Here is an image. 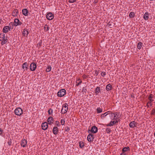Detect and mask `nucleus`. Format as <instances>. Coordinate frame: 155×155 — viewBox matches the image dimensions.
Listing matches in <instances>:
<instances>
[{
    "instance_id": "f257e3e1",
    "label": "nucleus",
    "mask_w": 155,
    "mask_h": 155,
    "mask_svg": "<svg viewBox=\"0 0 155 155\" xmlns=\"http://www.w3.org/2000/svg\"><path fill=\"white\" fill-rule=\"evenodd\" d=\"M15 113L16 115L20 116L23 113V110L21 108H17L15 110Z\"/></svg>"
},
{
    "instance_id": "f03ea898",
    "label": "nucleus",
    "mask_w": 155,
    "mask_h": 155,
    "mask_svg": "<svg viewBox=\"0 0 155 155\" xmlns=\"http://www.w3.org/2000/svg\"><path fill=\"white\" fill-rule=\"evenodd\" d=\"M68 110V104L67 103H65L63 104L62 107V108L61 110V113L63 114H65L67 112Z\"/></svg>"
},
{
    "instance_id": "7ed1b4c3",
    "label": "nucleus",
    "mask_w": 155,
    "mask_h": 155,
    "mask_svg": "<svg viewBox=\"0 0 155 155\" xmlns=\"http://www.w3.org/2000/svg\"><path fill=\"white\" fill-rule=\"evenodd\" d=\"M66 92V90L64 89H61L58 92L57 95L58 97H62L65 94Z\"/></svg>"
},
{
    "instance_id": "20e7f679",
    "label": "nucleus",
    "mask_w": 155,
    "mask_h": 155,
    "mask_svg": "<svg viewBox=\"0 0 155 155\" xmlns=\"http://www.w3.org/2000/svg\"><path fill=\"white\" fill-rule=\"evenodd\" d=\"M153 94H151L150 95L148 99L150 100V101H149L147 104V107H149V106L148 105V104H150V106H151L152 105V104L151 103V102L153 101Z\"/></svg>"
},
{
    "instance_id": "39448f33",
    "label": "nucleus",
    "mask_w": 155,
    "mask_h": 155,
    "mask_svg": "<svg viewBox=\"0 0 155 155\" xmlns=\"http://www.w3.org/2000/svg\"><path fill=\"white\" fill-rule=\"evenodd\" d=\"M97 131V128L95 126H93L91 127V130H88V132L90 133V132H91L92 133H96Z\"/></svg>"
},
{
    "instance_id": "423d86ee",
    "label": "nucleus",
    "mask_w": 155,
    "mask_h": 155,
    "mask_svg": "<svg viewBox=\"0 0 155 155\" xmlns=\"http://www.w3.org/2000/svg\"><path fill=\"white\" fill-rule=\"evenodd\" d=\"M117 112H114L111 113V118L112 120H117V118L118 116L117 115Z\"/></svg>"
},
{
    "instance_id": "0eeeda50",
    "label": "nucleus",
    "mask_w": 155,
    "mask_h": 155,
    "mask_svg": "<svg viewBox=\"0 0 155 155\" xmlns=\"http://www.w3.org/2000/svg\"><path fill=\"white\" fill-rule=\"evenodd\" d=\"M46 18L48 20H52L54 18V15L51 12H48L47 14Z\"/></svg>"
},
{
    "instance_id": "6e6552de",
    "label": "nucleus",
    "mask_w": 155,
    "mask_h": 155,
    "mask_svg": "<svg viewBox=\"0 0 155 155\" xmlns=\"http://www.w3.org/2000/svg\"><path fill=\"white\" fill-rule=\"evenodd\" d=\"M36 66V64L34 62H33L30 64V69L31 71H34L35 70Z\"/></svg>"
},
{
    "instance_id": "1a4fd4ad",
    "label": "nucleus",
    "mask_w": 155,
    "mask_h": 155,
    "mask_svg": "<svg viewBox=\"0 0 155 155\" xmlns=\"http://www.w3.org/2000/svg\"><path fill=\"white\" fill-rule=\"evenodd\" d=\"M22 23L20 22L19 20L18 19H15V20L14 23H13V25L15 26H17L18 25H21Z\"/></svg>"
},
{
    "instance_id": "9d476101",
    "label": "nucleus",
    "mask_w": 155,
    "mask_h": 155,
    "mask_svg": "<svg viewBox=\"0 0 155 155\" xmlns=\"http://www.w3.org/2000/svg\"><path fill=\"white\" fill-rule=\"evenodd\" d=\"M94 138V135L92 134H89L87 137V139L89 142L92 141Z\"/></svg>"
},
{
    "instance_id": "9b49d317",
    "label": "nucleus",
    "mask_w": 155,
    "mask_h": 155,
    "mask_svg": "<svg viewBox=\"0 0 155 155\" xmlns=\"http://www.w3.org/2000/svg\"><path fill=\"white\" fill-rule=\"evenodd\" d=\"M118 121L117 120L112 121L111 120L110 123L106 125V126L108 127H110L113 126L114 124H116L117 123Z\"/></svg>"
},
{
    "instance_id": "f8f14e48",
    "label": "nucleus",
    "mask_w": 155,
    "mask_h": 155,
    "mask_svg": "<svg viewBox=\"0 0 155 155\" xmlns=\"http://www.w3.org/2000/svg\"><path fill=\"white\" fill-rule=\"evenodd\" d=\"M42 128L43 130H45L47 129L48 127V124L46 122L43 123L41 125Z\"/></svg>"
},
{
    "instance_id": "ddd939ff",
    "label": "nucleus",
    "mask_w": 155,
    "mask_h": 155,
    "mask_svg": "<svg viewBox=\"0 0 155 155\" xmlns=\"http://www.w3.org/2000/svg\"><path fill=\"white\" fill-rule=\"evenodd\" d=\"M27 143V141L25 139L22 140H21V146L24 147H25Z\"/></svg>"
},
{
    "instance_id": "4468645a",
    "label": "nucleus",
    "mask_w": 155,
    "mask_h": 155,
    "mask_svg": "<svg viewBox=\"0 0 155 155\" xmlns=\"http://www.w3.org/2000/svg\"><path fill=\"white\" fill-rule=\"evenodd\" d=\"M137 125V123L135 121H132L130 122L129 126L130 127L134 128Z\"/></svg>"
},
{
    "instance_id": "2eb2a0df",
    "label": "nucleus",
    "mask_w": 155,
    "mask_h": 155,
    "mask_svg": "<svg viewBox=\"0 0 155 155\" xmlns=\"http://www.w3.org/2000/svg\"><path fill=\"white\" fill-rule=\"evenodd\" d=\"M52 131L54 134L56 135L58 132V127L56 126L54 127Z\"/></svg>"
},
{
    "instance_id": "dca6fc26",
    "label": "nucleus",
    "mask_w": 155,
    "mask_h": 155,
    "mask_svg": "<svg viewBox=\"0 0 155 155\" xmlns=\"http://www.w3.org/2000/svg\"><path fill=\"white\" fill-rule=\"evenodd\" d=\"M28 11L27 9L24 8L22 10V13L25 16H28Z\"/></svg>"
},
{
    "instance_id": "f3484780",
    "label": "nucleus",
    "mask_w": 155,
    "mask_h": 155,
    "mask_svg": "<svg viewBox=\"0 0 155 155\" xmlns=\"http://www.w3.org/2000/svg\"><path fill=\"white\" fill-rule=\"evenodd\" d=\"M9 29V26H5L2 30V31L4 33H6L8 31Z\"/></svg>"
},
{
    "instance_id": "a211bd4d",
    "label": "nucleus",
    "mask_w": 155,
    "mask_h": 155,
    "mask_svg": "<svg viewBox=\"0 0 155 155\" xmlns=\"http://www.w3.org/2000/svg\"><path fill=\"white\" fill-rule=\"evenodd\" d=\"M112 89V86L110 84H107L106 87V89L108 91H110Z\"/></svg>"
},
{
    "instance_id": "6ab92c4d",
    "label": "nucleus",
    "mask_w": 155,
    "mask_h": 155,
    "mask_svg": "<svg viewBox=\"0 0 155 155\" xmlns=\"http://www.w3.org/2000/svg\"><path fill=\"white\" fill-rule=\"evenodd\" d=\"M101 92L100 87L99 86H97L95 88V92L96 94V95L98 94L99 93Z\"/></svg>"
},
{
    "instance_id": "aec40b11",
    "label": "nucleus",
    "mask_w": 155,
    "mask_h": 155,
    "mask_svg": "<svg viewBox=\"0 0 155 155\" xmlns=\"http://www.w3.org/2000/svg\"><path fill=\"white\" fill-rule=\"evenodd\" d=\"M149 18V14L147 12H146L144 15L143 18L145 20H147Z\"/></svg>"
},
{
    "instance_id": "412c9836",
    "label": "nucleus",
    "mask_w": 155,
    "mask_h": 155,
    "mask_svg": "<svg viewBox=\"0 0 155 155\" xmlns=\"http://www.w3.org/2000/svg\"><path fill=\"white\" fill-rule=\"evenodd\" d=\"M2 41L1 43V44L2 45H3L5 44L7 42V41H8L7 37H6V39H0V41H2Z\"/></svg>"
},
{
    "instance_id": "4be33fe9",
    "label": "nucleus",
    "mask_w": 155,
    "mask_h": 155,
    "mask_svg": "<svg viewBox=\"0 0 155 155\" xmlns=\"http://www.w3.org/2000/svg\"><path fill=\"white\" fill-rule=\"evenodd\" d=\"M18 11L17 9L14 10L12 13V15L13 16H16L17 15Z\"/></svg>"
},
{
    "instance_id": "5701e85b",
    "label": "nucleus",
    "mask_w": 155,
    "mask_h": 155,
    "mask_svg": "<svg viewBox=\"0 0 155 155\" xmlns=\"http://www.w3.org/2000/svg\"><path fill=\"white\" fill-rule=\"evenodd\" d=\"M29 33L28 31L26 29H24L22 32V34L25 36H27Z\"/></svg>"
},
{
    "instance_id": "b1692460",
    "label": "nucleus",
    "mask_w": 155,
    "mask_h": 155,
    "mask_svg": "<svg viewBox=\"0 0 155 155\" xmlns=\"http://www.w3.org/2000/svg\"><path fill=\"white\" fill-rule=\"evenodd\" d=\"M53 120V118L52 117H49L48 119V124L50 125L51 124L53 123L51 122V121Z\"/></svg>"
},
{
    "instance_id": "393cba45",
    "label": "nucleus",
    "mask_w": 155,
    "mask_h": 155,
    "mask_svg": "<svg viewBox=\"0 0 155 155\" xmlns=\"http://www.w3.org/2000/svg\"><path fill=\"white\" fill-rule=\"evenodd\" d=\"M130 150V148L128 147H124L122 150V152H127V151H129Z\"/></svg>"
},
{
    "instance_id": "a878e982",
    "label": "nucleus",
    "mask_w": 155,
    "mask_h": 155,
    "mask_svg": "<svg viewBox=\"0 0 155 155\" xmlns=\"http://www.w3.org/2000/svg\"><path fill=\"white\" fill-rule=\"evenodd\" d=\"M0 38L2 39H6V37H5V34L4 33H1L0 34Z\"/></svg>"
},
{
    "instance_id": "bb28decb",
    "label": "nucleus",
    "mask_w": 155,
    "mask_h": 155,
    "mask_svg": "<svg viewBox=\"0 0 155 155\" xmlns=\"http://www.w3.org/2000/svg\"><path fill=\"white\" fill-rule=\"evenodd\" d=\"M96 110H97V113L98 114L101 113L103 111L102 109L100 107H97Z\"/></svg>"
},
{
    "instance_id": "cd10ccee",
    "label": "nucleus",
    "mask_w": 155,
    "mask_h": 155,
    "mask_svg": "<svg viewBox=\"0 0 155 155\" xmlns=\"http://www.w3.org/2000/svg\"><path fill=\"white\" fill-rule=\"evenodd\" d=\"M135 16V14L134 12H131L129 15V17L130 18H133Z\"/></svg>"
},
{
    "instance_id": "c85d7f7f",
    "label": "nucleus",
    "mask_w": 155,
    "mask_h": 155,
    "mask_svg": "<svg viewBox=\"0 0 155 155\" xmlns=\"http://www.w3.org/2000/svg\"><path fill=\"white\" fill-rule=\"evenodd\" d=\"M28 65L27 64V62H25L22 65V68L24 69L26 67H28Z\"/></svg>"
},
{
    "instance_id": "c756f323",
    "label": "nucleus",
    "mask_w": 155,
    "mask_h": 155,
    "mask_svg": "<svg viewBox=\"0 0 155 155\" xmlns=\"http://www.w3.org/2000/svg\"><path fill=\"white\" fill-rule=\"evenodd\" d=\"M142 43L141 42H139L137 45V48L140 50L141 48V47L142 46Z\"/></svg>"
},
{
    "instance_id": "7c9ffc66",
    "label": "nucleus",
    "mask_w": 155,
    "mask_h": 155,
    "mask_svg": "<svg viewBox=\"0 0 155 155\" xmlns=\"http://www.w3.org/2000/svg\"><path fill=\"white\" fill-rule=\"evenodd\" d=\"M50 28L48 27V25H46L44 27V29L45 31H48L49 29Z\"/></svg>"
},
{
    "instance_id": "2f4dec72",
    "label": "nucleus",
    "mask_w": 155,
    "mask_h": 155,
    "mask_svg": "<svg viewBox=\"0 0 155 155\" xmlns=\"http://www.w3.org/2000/svg\"><path fill=\"white\" fill-rule=\"evenodd\" d=\"M107 114V112H105L104 113L102 114L101 115V117L102 119H104L107 114Z\"/></svg>"
},
{
    "instance_id": "473e14b6",
    "label": "nucleus",
    "mask_w": 155,
    "mask_h": 155,
    "mask_svg": "<svg viewBox=\"0 0 155 155\" xmlns=\"http://www.w3.org/2000/svg\"><path fill=\"white\" fill-rule=\"evenodd\" d=\"M79 146L81 148H82L84 146L83 142L81 141L79 142Z\"/></svg>"
},
{
    "instance_id": "72a5a7b5",
    "label": "nucleus",
    "mask_w": 155,
    "mask_h": 155,
    "mask_svg": "<svg viewBox=\"0 0 155 155\" xmlns=\"http://www.w3.org/2000/svg\"><path fill=\"white\" fill-rule=\"evenodd\" d=\"M106 131L107 133L109 134L111 131V130L110 128L107 127L106 129Z\"/></svg>"
},
{
    "instance_id": "f704fd0d",
    "label": "nucleus",
    "mask_w": 155,
    "mask_h": 155,
    "mask_svg": "<svg viewBox=\"0 0 155 155\" xmlns=\"http://www.w3.org/2000/svg\"><path fill=\"white\" fill-rule=\"evenodd\" d=\"M51 69V67L50 66H48L46 69V71L47 72H50Z\"/></svg>"
},
{
    "instance_id": "c9c22d12",
    "label": "nucleus",
    "mask_w": 155,
    "mask_h": 155,
    "mask_svg": "<svg viewBox=\"0 0 155 155\" xmlns=\"http://www.w3.org/2000/svg\"><path fill=\"white\" fill-rule=\"evenodd\" d=\"M53 110L51 108H50L48 110V113L49 115L53 113Z\"/></svg>"
},
{
    "instance_id": "e433bc0d",
    "label": "nucleus",
    "mask_w": 155,
    "mask_h": 155,
    "mask_svg": "<svg viewBox=\"0 0 155 155\" xmlns=\"http://www.w3.org/2000/svg\"><path fill=\"white\" fill-rule=\"evenodd\" d=\"M151 114L152 115H155V109L153 108V109L151 112Z\"/></svg>"
},
{
    "instance_id": "4c0bfd02",
    "label": "nucleus",
    "mask_w": 155,
    "mask_h": 155,
    "mask_svg": "<svg viewBox=\"0 0 155 155\" xmlns=\"http://www.w3.org/2000/svg\"><path fill=\"white\" fill-rule=\"evenodd\" d=\"M87 91V89L85 87H84L83 88V89H82V91L83 93V94H84V93H86Z\"/></svg>"
},
{
    "instance_id": "58836bf2",
    "label": "nucleus",
    "mask_w": 155,
    "mask_h": 155,
    "mask_svg": "<svg viewBox=\"0 0 155 155\" xmlns=\"http://www.w3.org/2000/svg\"><path fill=\"white\" fill-rule=\"evenodd\" d=\"M61 123L62 125H64L65 123V121H64V120L63 119H61Z\"/></svg>"
},
{
    "instance_id": "ea45409f",
    "label": "nucleus",
    "mask_w": 155,
    "mask_h": 155,
    "mask_svg": "<svg viewBox=\"0 0 155 155\" xmlns=\"http://www.w3.org/2000/svg\"><path fill=\"white\" fill-rule=\"evenodd\" d=\"M101 74L102 76L104 77L106 75V73L105 72L102 71Z\"/></svg>"
},
{
    "instance_id": "a19ab883",
    "label": "nucleus",
    "mask_w": 155,
    "mask_h": 155,
    "mask_svg": "<svg viewBox=\"0 0 155 155\" xmlns=\"http://www.w3.org/2000/svg\"><path fill=\"white\" fill-rule=\"evenodd\" d=\"M3 130L1 129L0 128V135L3 136Z\"/></svg>"
},
{
    "instance_id": "79ce46f5",
    "label": "nucleus",
    "mask_w": 155,
    "mask_h": 155,
    "mask_svg": "<svg viewBox=\"0 0 155 155\" xmlns=\"http://www.w3.org/2000/svg\"><path fill=\"white\" fill-rule=\"evenodd\" d=\"M55 125H56L57 126H60L59 122V121H56Z\"/></svg>"
},
{
    "instance_id": "37998d69",
    "label": "nucleus",
    "mask_w": 155,
    "mask_h": 155,
    "mask_svg": "<svg viewBox=\"0 0 155 155\" xmlns=\"http://www.w3.org/2000/svg\"><path fill=\"white\" fill-rule=\"evenodd\" d=\"M11 140H9L7 142L9 146H11Z\"/></svg>"
},
{
    "instance_id": "c03bdc74",
    "label": "nucleus",
    "mask_w": 155,
    "mask_h": 155,
    "mask_svg": "<svg viewBox=\"0 0 155 155\" xmlns=\"http://www.w3.org/2000/svg\"><path fill=\"white\" fill-rule=\"evenodd\" d=\"M75 1V0H69V2L70 3H72L74 2Z\"/></svg>"
},
{
    "instance_id": "a18cd8bd",
    "label": "nucleus",
    "mask_w": 155,
    "mask_h": 155,
    "mask_svg": "<svg viewBox=\"0 0 155 155\" xmlns=\"http://www.w3.org/2000/svg\"><path fill=\"white\" fill-rule=\"evenodd\" d=\"M70 128L68 127H67L65 129V131L68 132L70 130Z\"/></svg>"
},
{
    "instance_id": "49530a36",
    "label": "nucleus",
    "mask_w": 155,
    "mask_h": 155,
    "mask_svg": "<svg viewBox=\"0 0 155 155\" xmlns=\"http://www.w3.org/2000/svg\"><path fill=\"white\" fill-rule=\"evenodd\" d=\"M82 82L81 81H80L78 84H76V86H79V85L80 84H81Z\"/></svg>"
},
{
    "instance_id": "de8ad7c7",
    "label": "nucleus",
    "mask_w": 155,
    "mask_h": 155,
    "mask_svg": "<svg viewBox=\"0 0 155 155\" xmlns=\"http://www.w3.org/2000/svg\"><path fill=\"white\" fill-rule=\"evenodd\" d=\"M120 155H126V154L125 152H122V153L120 154Z\"/></svg>"
},
{
    "instance_id": "09e8293b",
    "label": "nucleus",
    "mask_w": 155,
    "mask_h": 155,
    "mask_svg": "<svg viewBox=\"0 0 155 155\" xmlns=\"http://www.w3.org/2000/svg\"><path fill=\"white\" fill-rule=\"evenodd\" d=\"M28 67H27L25 68V70H26L27 71L28 70Z\"/></svg>"
},
{
    "instance_id": "8fccbe9b",
    "label": "nucleus",
    "mask_w": 155,
    "mask_h": 155,
    "mask_svg": "<svg viewBox=\"0 0 155 155\" xmlns=\"http://www.w3.org/2000/svg\"><path fill=\"white\" fill-rule=\"evenodd\" d=\"M95 74L97 75L98 74V72H97V71H96Z\"/></svg>"
},
{
    "instance_id": "3c124183",
    "label": "nucleus",
    "mask_w": 155,
    "mask_h": 155,
    "mask_svg": "<svg viewBox=\"0 0 155 155\" xmlns=\"http://www.w3.org/2000/svg\"><path fill=\"white\" fill-rule=\"evenodd\" d=\"M11 29V27H9V29L8 31H10Z\"/></svg>"
},
{
    "instance_id": "603ef678",
    "label": "nucleus",
    "mask_w": 155,
    "mask_h": 155,
    "mask_svg": "<svg viewBox=\"0 0 155 155\" xmlns=\"http://www.w3.org/2000/svg\"><path fill=\"white\" fill-rule=\"evenodd\" d=\"M1 21H2V19H0V24L1 23Z\"/></svg>"
},
{
    "instance_id": "864d4df0",
    "label": "nucleus",
    "mask_w": 155,
    "mask_h": 155,
    "mask_svg": "<svg viewBox=\"0 0 155 155\" xmlns=\"http://www.w3.org/2000/svg\"><path fill=\"white\" fill-rule=\"evenodd\" d=\"M111 112L110 111H107V112H107V113H109V112Z\"/></svg>"
},
{
    "instance_id": "5fc2aeb1",
    "label": "nucleus",
    "mask_w": 155,
    "mask_h": 155,
    "mask_svg": "<svg viewBox=\"0 0 155 155\" xmlns=\"http://www.w3.org/2000/svg\"><path fill=\"white\" fill-rule=\"evenodd\" d=\"M79 80H78V81H79ZM77 83V82H76V83Z\"/></svg>"
},
{
    "instance_id": "6e6d98bb",
    "label": "nucleus",
    "mask_w": 155,
    "mask_h": 155,
    "mask_svg": "<svg viewBox=\"0 0 155 155\" xmlns=\"http://www.w3.org/2000/svg\"><path fill=\"white\" fill-rule=\"evenodd\" d=\"M77 0H75V1H76Z\"/></svg>"
}]
</instances>
